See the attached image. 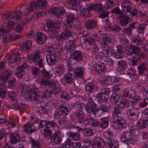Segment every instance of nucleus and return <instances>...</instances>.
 Segmentation results:
<instances>
[{
    "mask_svg": "<svg viewBox=\"0 0 148 148\" xmlns=\"http://www.w3.org/2000/svg\"><path fill=\"white\" fill-rule=\"evenodd\" d=\"M130 103V101L128 99H123L120 101L119 104L114 106L112 113L113 121L120 128H125L127 123L123 118L118 116V115L121 112L123 109L125 107L129 106Z\"/></svg>",
    "mask_w": 148,
    "mask_h": 148,
    "instance_id": "obj_1",
    "label": "nucleus"
},
{
    "mask_svg": "<svg viewBox=\"0 0 148 148\" xmlns=\"http://www.w3.org/2000/svg\"><path fill=\"white\" fill-rule=\"evenodd\" d=\"M47 3V0H36V1H33L31 2L28 8H25L23 12L24 16L28 14L37 7H41L42 9L45 8Z\"/></svg>",
    "mask_w": 148,
    "mask_h": 148,
    "instance_id": "obj_2",
    "label": "nucleus"
},
{
    "mask_svg": "<svg viewBox=\"0 0 148 148\" xmlns=\"http://www.w3.org/2000/svg\"><path fill=\"white\" fill-rule=\"evenodd\" d=\"M113 136L112 132L110 130L105 131L103 136L106 140V143L109 145L110 148H117L118 145V141L116 140L112 139Z\"/></svg>",
    "mask_w": 148,
    "mask_h": 148,
    "instance_id": "obj_3",
    "label": "nucleus"
},
{
    "mask_svg": "<svg viewBox=\"0 0 148 148\" xmlns=\"http://www.w3.org/2000/svg\"><path fill=\"white\" fill-rule=\"evenodd\" d=\"M97 106V105L93 101H90L85 106V110L88 112H92L93 114L95 116L99 117L101 115L102 113L99 108H96Z\"/></svg>",
    "mask_w": 148,
    "mask_h": 148,
    "instance_id": "obj_4",
    "label": "nucleus"
},
{
    "mask_svg": "<svg viewBox=\"0 0 148 148\" xmlns=\"http://www.w3.org/2000/svg\"><path fill=\"white\" fill-rule=\"evenodd\" d=\"M26 90L28 93L27 95L28 98L29 99H32L33 97L34 100H35L40 101L42 99V97L38 95V90L34 86H32L31 87H27Z\"/></svg>",
    "mask_w": 148,
    "mask_h": 148,
    "instance_id": "obj_5",
    "label": "nucleus"
},
{
    "mask_svg": "<svg viewBox=\"0 0 148 148\" xmlns=\"http://www.w3.org/2000/svg\"><path fill=\"white\" fill-rule=\"evenodd\" d=\"M73 108L78 110L76 112V115L77 117V122L79 124L81 123L83 121V113L82 111V106L80 102L75 103L72 105Z\"/></svg>",
    "mask_w": 148,
    "mask_h": 148,
    "instance_id": "obj_6",
    "label": "nucleus"
},
{
    "mask_svg": "<svg viewBox=\"0 0 148 148\" xmlns=\"http://www.w3.org/2000/svg\"><path fill=\"white\" fill-rule=\"evenodd\" d=\"M122 142L134 144L136 140L130 132L125 131L122 134L120 138Z\"/></svg>",
    "mask_w": 148,
    "mask_h": 148,
    "instance_id": "obj_7",
    "label": "nucleus"
},
{
    "mask_svg": "<svg viewBox=\"0 0 148 148\" xmlns=\"http://www.w3.org/2000/svg\"><path fill=\"white\" fill-rule=\"evenodd\" d=\"M60 59V53L58 52L51 53L46 56L47 62L48 64L50 65L56 64V62Z\"/></svg>",
    "mask_w": 148,
    "mask_h": 148,
    "instance_id": "obj_8",
    "label": "nucleus"
},
{
    "mask_svg": "<svg viewBox=\"0 0 148 148\" xmlns=\"http://www.w3.org/2000/svg\"><path fill=\"white\" fill-rule=\"evenodd\" d=\"M127 114L128 118L130 120L134 121L138 119L139 112L138 109L132 108L128 110Z\"/></svg>",
    "mask_w": 148,
    "mask_h": 148,
    "instance_id": "obj_9",
    "label": "nucleus"
},
{
    "mask_svg": "<svg viewBox=\"0 0 148 148\" xmlns=\"http://www.w3.org/2000/svg\"><path fill=\"white\" fill-rule=\"evenodd\" d=\"M49 12L55 15L58 18H61L65 14V11L63 7H55L50 9Z\"/></svg>",
    "mask_w": 148,
    "mask_h": 148,
    "instance_id": "obj_10",
    "label": "nucleus"
},
{
    "mask_svg": "<svg viewBox=\"0 0 148 148\" xmlns=\"http://www.w3.org/2000/svg\"><path fill=\"white\" fill-rule=\"evenodd\" d=\"M61 23L59 21H55L53 22H49L47 23V27L49 32H53L59 29Z\"/></svg>",
    "mask_w": 148,
    "mask_h": 148,
    "instance_id": "obj_11",
    "label": "nucleus"
},
{
    "mask_svg": "<svg viewBox=\"0 0 148 148\" xmlns=\"http://www.w3.org/2000/svg\"><path fill=\"white\" fill-rule=\"evenodd\" d=\"M40 52L39 50H36L33 53L27 56L26 58L28 62H36L40 58Z\"/></svg>",
    "mask_w": 148,
    "mask_h": 148,
    "instance_id": "obj_12",
    "label": "nucleus"
},
{
    "mask_svg": "<svg viewBox=\"0 0 148 148\" xmlns=\"http://www.w3.org/2000/svg\"><path fill=\"white\" fill-rule=\"evenodd\" d=\"M71 33L68 29H64L62 32L59 34L57 38V40L60 43H62L66 39H67L71 36Z\"/></svg>",
    "mask_w": 148,
    "mask_h": 148,
    "instance_id": "obj_13",
    "label": "nucleus"
},
{
    "mask_svg": "<svg viewBox=\"0 0 148 148\" xmlns=\"http://www.w3.org/2000/svg\"><path fill=\"white\" fill-rule=\"evenodd\" d=\"M105 144L104 140L102 138L99 137H95L92 140V146L93 148H102Z\"/></svg>",
    "mask_w": 148,
    "mask_h": 148,
    "instance_id": "obj_14",
    "label": "nucleus"
},
{
    "mask_svg": "<svg viewBox=\"0 0 148 148\" xmlns=\"http://www.w3.org/2000/svg\"><path fill=\"white\" fill-rule=\"evenodd\" d=\"M110 37L108 34H106L103 36L102 40L100 42L101 46L102 48H105L110 46L109 44L111 43Z\"/></svg>",
    "mask_w": 148,
    "mask_h": 148,
    "instance_id": "obj_15",
    "label": "nucleus"
},
{
    "mask_svg": "<svg viewBox=\"0 0 148 148\" xmlns=\"http://www.w3.org/2000/svg\"><path fill=\"white\" fill-rule=\"evenodd\" d=\"M119 22L122 26H126L131 22V18L128 16L122 14L120 15Z\"/></svg>",
    "mask_w": 148,
    "mask_h": 148,
    "instance_id": "obj_16",
    "label": "nucleus"
},
{
    "mask_svg": "<svg viewBox=\"0 0 148 148\" xmlns=\"http://www.w3.org/2000/svg\"><path fill=\"white\" fill-rule=\"evenodd\" d=\"M94 70L100 75H103L105 73L106 69L105 66L103 63H99L93 65Z\"/></svg>",
    "mask_w": 148,
    "mask_h": 148,
    "instance_id": "obj_17",
    "label": "nucleus"
},
{
    "mask_svg": "<svg viewBox=\"0 0 148 148\" xmlns=\"http://www.w3.org/2000/svg\"><path fill=\"white\" fill-rule=\"evenodd\" d=\"M84 123L86 125L90 124L94 127H96L99 125V123L98 121L90 116H88L84 119Z\"/></svg>",
    "mask_w": 148,
    "mask_h": 148,
    "instance_id": "obj_18",
    "label": "nucleus"
},
{
    "mask_svg": "<svg viewBox=\"0 0 148 148\" xmlns=\"http://www.w3.org/2000/svg\"><path fill=\"white\" fill-rule=\"evenodd\" d=\"M22 49L23 51L28 53L32 49V43L31 41L27 40L23 42L21 46Z\"/></svg>",
    "mask_w": 148,
    "mask_h": 148,
    "instance_id": "obj_19",
    "label": "nucleus"
},
{
    "mask_svg": "<svg viewBox=\"0 0 148 148\" xmlns=\"http://www.w3.org/2000/svg\"><path fill=\"white\" fill-rule=\"evenodd\" d=\"M23 131L27 133L32 134L35 130V129L32 123H28L23 127Z\"/></svg>",
    "mask_w": 148,
    "mask_h": 148,
    "instance_id": "obj_20",
    "label": "nucleus"
},
{
    "mask_svg": "<svg viewBox=\"0 0 148 148\" xmlns=\"http://www.w3.org/2000/svg\"><path fill=\"white\" fill-rule=\"evenodd\" d=\"M146 41V39L144 37L140 38L138 36H133L132 39V42L138 45H142L144 44Z\"/></svg>",
    "mask_w": 148,
    "mask_h": 148,
    "instance_id": "obj_21",
    "label": "nucleus"
},
{
    "mask_svg": "<svg viewBox=\"0 0 148 148\" xmlns=\"http://www.w3.org/2000/svg\"><path fill=\"white\" fill-rule=\"evenodd\" d=\"M26 67V63H23L21 65L18 67L17 72L16 73V75L18 78L22 77L24 74L25 71L24 69Z\"/></svg>",
    "mask_w": 148,
    "mask_h": 148,
    "instance_id": "obj_22",
    "label": "nucleus"
},
{
    "mask_svg": "<svg viewBox=\"0 0 148 148\" xmlns=\"http://www.w3.org/2000/svg\"><path fill=\"white\" fill-rule=\"evenodd\" d=\"M132 5V3L129 0L123 1L121 4V6L123 10L129 12L131 11Z\"/></svg>",
    "mask_w": 148,
    "mask_h": 148,
    "instance_id": "obj_23",
    "label": "nucleus"
},
{
    "mask_svg": "<svg viewBox=\"0 0 148 148\" xmlns=\"http://www.w3.org/2000/svg\"><path fill=\"white\" fill-rule=\"evenodd\" d=\"M51 139L55 144H59L61 142V133L58 132H55L51 137Z\"/></svg>",
    "mask_w": 148,
    "mask_h": 148,
    "instance_id": "obj_24",
    "label": "nucleus"
},
{
    "mask_svg": "<svg viewBox=\"0 0 148 148\" xmlns=\"http://www.w3.org/2000/svg\"><path fill=\"white\" fill-rule=\"evenodd\" d=\"M59 110L60 113L62 115V116L63 118L69 114L70 110V109L65 106L63 104L60 105L59 107Z\"/></svg>",
    "mask_w": 148,
    "mask_h": 148,
    "instance_id": "obj_25",
    "label": "nucleus"
},
{
    "mask_svg": "<svg viewBox=\"0 0 148 148\" xmlns=\"http://www.w3.org/2000/svg\"><path fill=\"white\" fill-rule=\"evenodd\" d=\"M47 39V37L45 34L41 32L38 33L36 39L37 43L40 44H43Z\"/></svg>",
    "mask_w": 148,
    "mask_h": 148,
    "instance_id": "obj_26",
    "label": "nucleus"
},
{
    "mask_svg": "<svg viewBox=\"0 0 148 148\" xmlns=\"http://www.w3.org/2000/svg\"><path fill=\"white\" fill-rule=\"evenodd\" d=\"M102 84L105 86H108L112 83V77L108 76L101 78V79Z\"/></svg>",
    "mask_w": 148,
    "mask_h": 148,
    "instance_id": "obj_27",
    "label": "nucleus"
},
{
    "mask_svg": "<svg viewBox=\"0 0 148 148\" xmlns=\"http://www.w3.org/2000/svg\"><path fill=\"white\" fill-rule=\"evenodd\" d=\"M86 90L90 92H95L98 89V87L92 83H87L85 86Z\"/></svg>",
    "mask_w": 148,
    "mask_h": 148,
    "instance_id": "obj_28",
    "label": "nucleus"
},
{
    "mask_svg": "<svg viewBox=\"0 0 148 148\" xmlns=\"http://www.w3.org/2000/svg\"><path fill=\"white\" fill-rule=\"evenodd\" d=\"M116 47L117 49L116 51L113 56V57L117 59H121L123 56V51L120 46L116 45Z\"/></svg>",
    "mask_w": 148,
    "mask_h": 148,
    "instance_id": "obj_29",
    "label": "nucleus"
},
{
    "mask_svg": "<svg viewBox=\"0 0 148 148\" xmlns=\"http://www.w3.org/2000/svg\"><path fill=\"white\" fill-rule=\"evenodd\" d=\"M74 79V75L72 73L68 72L64 75V80L68 83L71 84L73 83Z\"/></svg>",
    "mask_w": 148,
    "mask_h": 148,
    "instance_id": "obj_30",
    "label": "nucleus"
},
{
    "mask_svg": "<svg viewBox=\"0 0 148 148\" xmlns=\"http://www.w3.org/2000/svg\"><path fill=\"white\" fill-rule=\"evenodd\" d=\"M73 59L77 61H80L82 59V53L79 51H74L71 56Z\"/></svg>",
    "mask_w": 148,
    "mask_h": 148,
    "instance_id": "obj_31",
    "label": "nucleus"
},
{
    "mask_svg": "<svg viewBox=\"0 0 148 148\" xmlns=\"http://www.w3.org/2000/svg\"><path fill=\"white\" fill-rule=\"evenodd\" d=\"M127 73L131 77L133 80H135L138 78V75L136 74V71L133 68L128 69Z\"/></svg>",
    "mask_w": 148,
    "mask_h": 148,
    "instance_id": "obj_32",
    "label": "nucleus"
},
{
    "mask_svg": "<svg viewBox=\"0 0 148 148\" xmlns=\"http://www.w3.org/2000/svg\"><path fill=\"white\" fill-rule=\"evenodd\" d=\"M96 21L93 20H88L85 23V26L88 29H91L97 25Z\"/></svg>",
    "mask_w": 148,
    "mask_h": 148,
    "instance_id": "obj_33",
    "label": "nucleus"
},
{
    "mask_svg": "<svg viewBox=\"0 0 148 148\" xmlns=\"http://www.w3.org/2000/svg\"><path fill=\"white\" fill-rule=\"evenodd\" d=\"M77 47V45L75 44V40H69L66 49L68 51L71 52L75 49Z\"/></svg>",
    "mask_w": 148,
    "mask_h": 148,
    "instance_id": "obj_34",
    "label": "nucleus"
},
{
    "mask_svg": "<svg viewBox=\"0 0 148 148\" xmlns=\"http://www.w3.org/2000/svg\"><path fill=\"white\" fill-rule=\"evenodd\" d=\"M129 51L131 52V54L137 55L140 53V50L138 47L131 45L129 48Z\"/></svg>",
    "mask_w": 148,
    "mask_h": 148,
    "instance_id": "obj_35",
    "label": "nucleus"
},
{
    "mask_svg": "<svg viewBox=\"0 0 148 148\" xmlns=\"http://www.w3.org/2000/svg\"><path fill=\"white\" fill-rule=\"evenodd\" d=\"M64 72V66L63 64H60L55 68V73L57 75H61Z\"/></svg>",
    "mask_w": 148,
    "mask_h": 148,
    "instance_id": "obj_36",
    "label": "nucleus"
},
{
    "mask_svg": "<svg viewBox=\"0 0 148 148\" xmlns=\"http://www.w3.org/2000/svg\"><path fill=\"white\" fill-rule=\"evenodd\" d=\"M134 92L135 91L134 90L130 88L127 89L123 92V97H128L131 98V97L134 96Z\"/></svg>",
    "mask_w": 148,
    "mask_h": 148,
    "instance_id": "obj_37",
    "label": "nucleus"
},
{
    "mask_svg": "<svg viewBox=\"0 0 148 148\" xmlns=\"http://www.w3.org/2000/svg\"><path fill=\"white\" fill-rule=\"evenodd\" d=\"M48 88H49L52 92L55 94L59 93L60 92V89L56 88V86L55 83L49 82L48 85Z\"/></svg>",
    "mask_w": 148,
    "mask_h": 148,
    "instance_id": "obj_38",
    "label": "nucleus"
},
{
    "mask_svg": "<svg viewBox=\"0 0 148 148\" xmlns=\"http://www.w3.org/2000/svg\"><path fill=\"white\" fill-rule=\"evenodd\" d=\"M83 1V0H66L67 3L72 5L73 9L77 8V6H78L81 1Z\"/></svg>",
    "mask_w": 148,
    "mask_h": 148,
    "instance_id": "obj_39",
    "label": "nucleus"
},
{
    "mask_svg": "<svg viewBox=\"0 0 148 148\" xmlns=\"http://www.w3.org/2000/svg\"><path fill=\"white\" fill-rule=\"evenodd\" d=\"M11 76V73L8 71H5L3 72V74L0 76V79L3 81H5L8 80Z\"/></svg>",
    "mask_w": 148,
    "mask_h": 148,
    "instance_id": "obj_40",
    "label": "nucleus"
},
{
    "mask_svg": "<svg viewBox=\"0 0 148 148\" xmlns=\"http://www.w3.org/2000/svg\"><path fill=\"white\" fill-rule=\"evenodd\" d=\"M25 4H22V5L20 6V8L21 9L23 7V6H25ZM21 10L20 11H17L15 12V15L13 16L12 17L15 20H21V16H22V13L21 12Z\"/></svg>",
    "mask_w": 148,
    "mask_h": 148,
    "instance_id": "obj_41",
    "label": "nucleus"
},
{
    "mask_svg": "<svg viewBox=\"0 0 148 148\" xmlns=\"http://www.w3.org/2000/svg\"><path fill=\"white\" fill-rule=\"evenodd\" d=\"M109 119L106 118L102 119L101 120L100 126L102 129H104L107 128L108 125Z\"/></svg>",
    "mask_w": 148,
    "mask_h": 148,
    "instance_id": "obj_42",
    "label": "nucleus"
},
{
    "mask_svg": "<svg viewBox=\"0 0 148 148\" xmlns=\"http://www.w3.org/2000/svg\"><path fill=\"white\" fill-rule=\"evenodd\" d=\"M138 68L139 73L142 74L147 70V64L146 63H143L140 64L138 66Z\"/></svg>",
    "mask_w": 148,
    "mask_h": 148,
    "instance_id": "obj_43",
    "label": "nucleus"
},
{
    "mask_svg": "<svg viewBox=\"0 0 148 148\" xmlns=\"http://www.w3.org/2000/svg\"><path fill=\"white\" fill-rule=\"evenodd\" d=\"M11 141L12 144H15L18 142L20 138V136L17 134L15 133L11 135Z\"/></svg>",
    "mask_w": 148,
    "mask_h": 148,
    "instance_id": "obj_44",
    "label": "nucleus"
},
{
    "mask_svg": "<svg viewBox=\"0 0 148 148\" xmlns=\"http://www.w3.org/2000/svg\"><path fill=\"white\" fill-rule=\"evenodd\" d=\"M96 98L98 102L99 103H101L103 101L106 102L108 100V97L106 96H104L101 93H98L96 96Z\"/></svg>",
    "mask_w": 148,
    "mask_h": 148,
    "instance_id": "obj_45",
    "label": "nucleus"
},
{
    "mask_svg": "<svg viewBox=\"0 0 148 148\" xmlns=\"http://www.w3.org/2000/svg\"><path fill=\"white\" fill-rule=\"evenodd\" d=\"M117 64L119 69L121 70H125L127 67L126 62L123 60L119 61Z\"/></svg>",
    "mask_w": 148,
    "mask_h": 148,
    "instance_id": "obj_46",
    "label": "nucleus"
},
{
    "mask_svg": "<svg viewBox=\"0 0 148 148\" xmlns=\"http://www.w3.org/2000/svg\"><path fill=\"white\" fill-rule=\"evenodd\" d=\"M43 135L45 138L51 136L52 133V130L50 127L46 126L44 129Z\"/></svg>",
    "mask_w": 148,
    "mask_h": 148,
    "instance_id": "obj_47",
    "label": "nucleus"
},
{
    "mask_svg": "<svg viewBox=\"0 0 148 148\" xmlns=\"http://www.w3.org/2000/svg\"><path fill=\"white\" fill-rule=\"evenodd\" d=\"M69 136L75 141L79 140L80 138V135L78 132L75 133L70 132H69Z\"/></svg>",
    "mask_w": 148,
    "mask_h": 148,
    "instance_id": "obj_48",
    "label": "nucleus"
},
{
    "mask_svg": "<svg viewBox=\"0 0 148 148\" xmlns=\"http://www.w3.org/2000/svg\"><path fill=\"white\" fill-rule=\"evenodd\" d=\"M75 76L81 78H82L83 74V71L82 68H78L76 69L75 71Z\"/></svg>",
    "mask_w": 148,
    "mask_h": 148,
    "instance_id": "obj_49",
    "label": "nucleus"
},
{
    "mask_svg": "<svg viewBox=\"0 0 148 148\" xmlns=\"http://www.w3.org/2000/svg\"><path fill=\"white\" fill-rule=\"evenodd\" d=\"M134 94V96L131 98H132L131 104L133 107L136 103H137L141 99V97L139 95H135V92Z\"/></svg>",
    "mask_w": 148,
    "mask_h": 148,
    "instance_id": "obj_50",
    "label": "nucleus"
},
{
    "mask_svg": "<svg viewBox=\"0 0 148 148\" xmlns=\"http://www.w3.org/2000/svg\"><path fill=\"white\" fill-rule=\"evenodd\" d=\"M20 54L18 53H15L12 55H10L9 58V60L12 63L15 62L19 58Z\"/></svg>",
    "mask_w": 148,
    "mask_h": 148,
    "instance_id": "obj_51",
    "label": "nucleus"
},
{
    "mask_svg": "<svg viewBox=\"0 0 148 148\" xmlns=\"http://www.w3.org/2000/svg\"><path fill=\"white\" fill-rule=\"evenodd\" d=\"M12 35L7 34L5 35L3 39V43L5 44H7L10 41H12Z\"/></svg>",
    "mask_w": 148,
    "mask_h": 148,
    "instance_id": "obj_52",
    "label": "nucleus"
},
{
    "mask_svg": "<svg viewBox=\"0 0 148 148\" xmlns=\"http://www.w3.org/2000/svg\"><path fill=\"white\" fill-rule=\"evenodd\" d=\"M66 19L64 22L68 23L69 22H72L75 19L74 15L72 13L68 14L66 15Z\"/></svg>",
    "mask_w": 148,
    "mask_h": 148,
    "instance_id": "obj_53",
    "label": "nucleus"
},
{
    "mask_svg": "<svg viewBox=\"0 0 148 148\" xmlns=\"http://www.w3.org/2000/svg\"><path fill=\"white\" fill-rule=\"evenodd\" d=\"M93 132L92 130L90 128H85L84 129V135L86 136H88L93 135Z\"/></svg>",
    "mask_w": 148,
    "mask_h": 148,
    "instance_id": "obj_54",
    "label": "nucleus"
},
{
    "mask_svg": "<svg viewBox=\"0 0 148 148\" xmlns=\"http://www.w3.org/2000/svg\"><path fill=\"white\" fill-rule=\"evenodd\" d=\"M99 16L100 18H104L108 16V12L107 11L106 9L105 8L104 9H101L99 12Z\"/></svg>",
    "mask_w": 148,
    "mask_h": 148,
    "instance_id": "obj_55",
    "label": "nucleus"
},
{
    "mask_svg": "<svg viewBox=\"0 0 148 148\" xmlns=\"http://www.w3.org/2000/svg\"><path fill=\"white\" fill-rule=\"evenodd\" d=\"M119 96L118 94L114 93L112 95L110 100L114 103H116L119 101Z\"/></svg>",
    "mask_w": 148,
    "mask_h": 148,
    "instance_id": "obj_56",
    "label": "nucleus"
},
{
    "mask_svg": "<svg viewBox=\"0 0 148 148\" xmlns=\"http://www.w3.org/2000/svg\"><path fill=\"white\" fill-rule=\"evenodd\" d=\"M95 41V39L93 38H88L84 39V42L85 44L87 45L89 44H93Z\"/></svg>",
    "mask_w": 148,
    "mask_h": 148,
    "instance_id": "obj_57",
    "label": "nucleus"
},
{
    "mask_svg": "<svg viewBox=\"0 0 148 148\" xmlns=\"http://www.w3.org/2000/svg\"><path fill=\"white\" fill-rule=\"evenodd\" d=\"M140 127L141 129H143L148 127V118L145 119L140 123Z\"/></svg>",
    "mask_w": 148,
    "mask_h": 148,
    "instance_id": "obj_58",
    "label": "nucleus"
},
{
    "mask_svg": "<svg viewBox=\"0 0 148 148\" xmlns=\"http://www.w3.org/2000/svg\"><path fill=\"white\" fill-rule=\"evenodd\" d=\"M110 92V90L109 88H101L100 92L99 93H101V94L104 95V96H107V95L109 94Z\"/></svg>",
    "mask_w": 148,
    "mask_h": 148,
    "instance_id": "obj_59",
    "label": "nucleus"
},
{
    "mask_svg": "<svg viewBox=\"0 0 148 148\" xmlns=\"http://www.w3.org/2000/svg\"><path fill=\"white\" fill-rule=\"evenodd\" d=\"M52 93V91L49 88H48L44 92L43 97L46 98H49L50 97Z\"/></svg>",
    "mask_w": 148,
    "mask_h": 148,
    "instance_id": "obj_60",
    "label": "nucleus"
},
{
    "mask_svg": "<svg viewBox=\"0 0 148 148\" xmlns=\"http://www.w3.org/2000/svg\"><path fill=\"white\" fill-rule=\"evenodd\" d=\"M7 125L8 127L10 128H14L16 126L15 121L14 119H10L7 121Z\"/></svg>",
    "mask_w": 148,
    "mask_h": 148,
    "instance_id": "obj_61",
    "label": "nucleus"
},
{
    "mask_svg": "<svg viewBox=\"0 0 148 148\" xmlns=\"http://www.w3.org/2000/svg\"><path fill=\"white\" fill-rule=\"evenodd\" d=\"M41 73L43 77L47 79H49L51 77V75L48 71H46L44 68L41 71Z\"/></svg>",
    "mask_w": 148,
    "mask_h": 148,
    "instance_id": "obj_62",
    "label": "nucleus"
},
{
    "mask_svg": "<svg viewBox=\"0 0 148 148\" xmlns=\"http://www.w3.org/2000/svg\"><path fill=\"white\" fill-rule=\"evenodd\" d=\"M130 132L134 136H138L139 134V131L137 128H135L134 127H131L130 130Z\"/></svg>",
    "mask_w": 148,
    "mask_h": 148,
    "instance_id": "obj_63",
    "label": "nucleus"
},
{
    "mask_svg": "<svg viewBox=\"0 0 148 148\" xmlns=\"http://www.w3.org/2000/svg\"><path fill=\"white\" fill-rule=\"evenodd\" d=\"M15 81L16 79L14 78H12L11 79H10L8 82V87L10 88H14L16 83Z\"/></svg>",
    "mask_w": 148,
    "mask_h": 148,
    "instance_id": "obj_64",
    "label": "nucleus"
}]
</instances>
